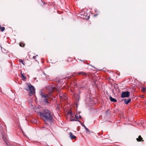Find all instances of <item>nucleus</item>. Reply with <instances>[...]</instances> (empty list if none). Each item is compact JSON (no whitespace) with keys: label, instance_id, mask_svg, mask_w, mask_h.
Instances as JSON below:
<instances>
[{"label":"nucleus","instance_id":"obj_22","mask_svg":"<svg viewBox=\"0 0 146 146\" xmlns=\"http://www.w3.org/2000/svg\"><path fill=\"white\" fill-rule=\"evenodd\" d=\"M79 118H81V116H80V115H79Z\"/></svg>","mask_w":146,"mask_h":146},{"label":"nucleus","instance_id":"obj_1","mask_svg":"<svg viewBox=\"0 0 146 146\" xmlns=\"http://www.w3.org/2000/svg\"><path fill=\"white\" fill-rule=\"evenodd\" d=\"M47 91L48 92L49 94H46L43 93L42 92H40V95L41 96V100L46 103H48V100L51 98V94L53 91H56L58 89L55 85H49L46 87Z\"/></svg>","mask_w":146,"mask_h":146},{"label":"nucleus","instance_id":"obj_9","mask_svg":"<svg viewBox=\"0 0 146 146\" xmlns=\"http://www.w3.org/2000/svg\"><path fill=\"white\" fill-rule=\"evenodd\" d=\"M124 101L125 104H127L131 101V99H127L126 98H125L124 100Z\"/></svg>","mask_w":146,"mask_h":146},{"label":"nucleus","instance_id":"obj_15","mask_svg":"<svg viewBox=\"0 0 146 146\" xmlns=\"http://www.w3.org/2000/svg\"><path fill=\"white\" fill-rule=\"evenodd\" d=\"M19 45L20 46L24 47L25 46V44L23 42H21L19 43Z\"/></svg>","mask_w":146,"mask_h":146},{"label":"nucleus","instance_id":"obj_24","mask_svg":"<svg viewBox=\"0 0 146 146\" xmlns=\"http://www.w3.org/2000/svg\"><path fill=\"white\" fill-rule=\"evenodd\" d=\"M73 76H70V77L69 78H70L71 77H72Z\"/></svg>","mask_w":146,"mask_h":146},{"label":"nucleus","instance_id":"obj_6","mask_svg":"<svg viewBox=\"0 0 146 146\" xmlns=\"http://www.w3.org/2000/svg\"><path fill=\"white\" fill-rule=\"evenodd\" d=\"M79 117L78 115L77 114H76L75 117L73 119L70 118V121H79Z\"/></svg>","mask_w":146,"mask_h":146},{"label":"nucleus","instance_id":"obj_16","mask_svg":"<svg viewBox=\"0 0 146 146\" xmlns=\"http://www.w3.org/2000/svg\"><path fill=\"white\" fill-rule=\"evenodd\" d=\"M5 29V28L4 27H2L0 25V30H1L2 32Z\"/></svg>","mask_w":146,"mask_h":146},{"label":"nucleus","instance_id":"obj_8","mask_svg":"<svg viewBox=\"0 0 146 146\" xmlns=\"http://www.w3.org/2000/svg\"><path fill=\"white\" fill-rule=\"evenodd\" d=\"M136 140L138 142H143L144 141V140L143 139V138L141 135H139L138 137L136 138Z\"/></svg>","mask_w":146,"mask_h":146},{"label":"nucleus","instance_id":"obj_2","mask_svg":"<svg viewBox=\"0 0 146 146\" xmlns=\"http://www.w3.org/2000/svg\"><path fill=\"white\" fill-rule=\"evenodd\" d=\"M39 114L41 118L44 119L45 122H51L53 118L52 113L48 110H43L42 112L39 113Z\"/></svg>","mask_w":146,"mask_h":146},{"label":"nucleus","instance_id":"obj_4","mask_svg":"<svg viewBox=\"0 0 146 146\" xmlns=\"http://www.w3.org/2000/svg\"><path fill=\"white\" fill-rule=\"evenodd\" d=\"M59 96L61 99L62 101H66L67 99V97L66 94L61 93L59 94Z\"/></svg>","mask_w":146,"mask_h":146},{"label":"nucleus","instance_id":"obj_17","mask_svg":"<svg viewBox=\"0 0 146 146\" xmlns=\"http://www.w3.org/2000/svg\"><path fill=\"white\" fill-rule=\"evenodd\" d=\"M3 139L4 141L5 142V143L7 145H9V144H8V142H7V140H6V139H4V138H3Z\"/></svg>","mask_w":146,"mask_h":146},{"label":"nucleus","instance_id":"obj_13","mask_svg":"<svg viewBox=\"0 0 146 146\" xmlns=\"http://www.w3.org/2000/svg\"><path fill=\"white\" fill-rule=\"evenodd\" d=\"M82 126L84 127L85 128L86 132H90V131L89 130V129L88 128H87L84 124H82Z\"/></svg>","mask_w":146,"mask_h":146},{"label":"nucleus","instance_id":"obj_18","mask_svg":"<svg viewBox=\"0 0 146 146\" xmlns=\"http://www.w3.org/2000/svg\"><path fill=\"white\" fill-rule=\"evenodd\" d=\"M19 61L20 62H21L22 64H23V65L25 64L24 63H23V60H20Z\"/></svg>","mask_w":146,"mask_h":146},{"label":"nucleus","instance_id":"obj_7","mask_svg":"<svg viewBox=\"0 0 146 146\" xmlns=\"http://www.w3.org/2000/svg\"><path fill=\"white\" fill-rule=\"evenodd\" d=\"M69 137L71 139H76V137L72 133L70 132L69 133Z\"/></svg>","mask_w":146,"mask_h":146},{"label":"nucleus","instance_id":"obj_19","mask_svg":"<svg viewBox=\"0 0 146 146\" xmlns=\"http://www.w3.org/2000/svg\"><path fill=\"white\" fill-rule=\"evenodd\" d=\"M37 55H36V56H33V58L35 60V61H36V56H37Z\"/></svg>","mask_w":146,"mask_h":146},{"label":"nucleus","instance_id":"obj_23","mask_svg":"<svg viewBox=\"0 0 146 146\" xmlns=\"http://www.w3.org/2000/svg\"><path fill=\"white\" fill-rule=\"evenodd\" d=\"M145 90V89L144 88H143L142 89V91H144Z\"/></svg>","mask_w":146,"mask_h":146},{"label":"nucleus","instance_id":"obj_12","mask_svg":"<svg viewBox=\"0 0 146 146\" xmlns=\"http://www.w3.org/2000/svg\"><path fill=\"white\" fill-rule=\"evenodd\" d=\"M68 115L70 116V118L73 119V118L74 117L73 115V114L72 113L70 112H69L68 113Z\"/></svg>","mask_w":146,"mask_h":146},{"label":"nucleus","instance_id":"obj_20","mask_svg":"<svg viewBox=\"0 0 146 146\" xmlns=\"http://www.w3.org/2000/svg\"><path fill=\"white\" fill-rule=\"evenodd\" d=\"M110 111V110L108 109L106 111V113L107 114Z\"/></svg>","mask_w":146,"mask_h":146},{"label":"nucleus","instance_id":"obj_10","mask_svg":"<svg viewBox=\"0 0 146 146\" xmlns=\"http://www.w3.org/2000/svg\"><path fill=\"white\" fill-rule=\"evenodd\" d=\"M110 99L111 102H117L116 100L114 98H112L111 96H110Z\"/></svg>","mask_w":146,"mask_h":146},{"label":"nucleus","instance_id":"obj_14","mask_svg":"<svg viewBox=\"0 0 146 146\" xmlns=\"http://www.w3.org/2000/svg\"><path fill=\"white\" fill-rule=\"evenodd\" d=\"M21 75L22 78H23V80H24L26 78V76H24L23 74L22 73V72H21Z\"/></svg>","mask_w":146,"mask_h":146},{"label":"nucleus","instance_id":"obj_3","mask_svg":"<svg viewBox=\"0 0 146 146\" xmlns=\"http://www.w3.org/2000/svg\"><path fill=\"white\" fill-rule=\"evenodd\" d=\"M27 85L28 86V88H26L25 90L27 91H29V93L31 94H33L35 92V89L34 87L31 85L30 83H27Z\"/></svg>","mask_w":146,"mask_h":146},{"label":"nucleus","instance_id":"obj_11","mask_svg":"<svg viewBox=\"0 0 146 146\" xmlns=\"http://www.w3.org/2000/svg\"><path fill=\"white\" fill-rule=\"evenodd\" d=\"M78 74H81L83 75H86L87 74L86 73L82 71L78 73Z\"/></svg>","mask_w":146,"mask_h":146},{"label":"nucleus","instance_id":"obj_21","mask_svg":"<svg viewBox=\"0 0 146 146\" xmlns=\"http://www.w3.org/2000/svg\"><path fill=\"white\" fill-rule=\"evenodd\" d=\"M56 109H58V110H59V107H58Z\"/></svg>","mask_w":146,"mask_h":146},{"label":"nucleus","instance_id":"obj_5","mask_svg":"<svg viewBox=\"0 0 146 146\" xmlns=\"http://www.w3.org/2000/svg\"><path fill=\"white\" fill-rule=\"evenodd\" d=\"M130 92L128 91L124 92L122 93L121 97L122 98L128 97L129 96Z\"/></svg>","mask_w":146,"mask_h":146}]
</instances>
